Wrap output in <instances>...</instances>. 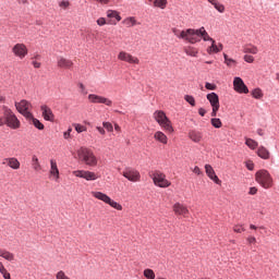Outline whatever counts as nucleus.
<instances>
[{"label":"nucleus","mask_w":279,"mask_h":279,"mask_svg":"<svg viewBox=\"0 0 279 279\" xmlns=\"http://www.w3.org/2000/svg\"><path fill=\"white\" fill-rule=\"evenodd\" d=\"M71 7V2L69 0H62L59 2V8H62V10H69Z\"/></svg>","instance_id":"obj_40"},{"label":"nucleus","mask_w":279,"mask_h":279,"mask_svg":"<svg viewBox=\"0 0 279 279\" xmlns=\"http://www.w3.org/2000/svg\"><path fill=\"white\" fill-rule=\"evenodd\" d=\"M78 88L81 89V93H82L83 95H88V92H86V86H84L83 83H80V84H78Z\"/></svg>","instance_id":"obj_52"},{"label":"nucleus","mask_w":279,"mask_h":279,"mask_svg":"<svg viewBox=\"0 0 279 279\" xmlns=\"http://www.w3.org/2000/svg\"><path fill=\"white\" fill-rule=\"evenodd\" d=\"M184 51H185L186 56H191L192 58H197V54L199 53L197 48L191 47V46L185 47Z\"/></svg>","instance_id":"obj_27"},{"label":"nucleus","mask_w":279,"mask_h":279,"mask_svg":"<svg viewBox=\"0 0 279 279\" xmlns=\"http://www.w3.org/2000/svg\"><path fill=\"white\" fill-rule=\"evenodd\" d=\"M207 100L209 101L213 111H211V117H217V112H219V95H217L216 93H210L207 94Z\"/></svg>","instance_id":"obj_12"},{"label":"nucleus","mask_w":279,"mask_h":279,"mask_svg":"<svg viewBox=\"0 0 279 279\" xmlns=\"http://www.w3.org/2000/svg\"><path fill=\"white\" fill-rule=\"evenodd\" d=\"M211 125H213L214 128L219 129V128H221V126L223 125V123H221V119H219V118H214V119H211Z\"/></svg>","instance_id":"obj_38"},{"label":"nucleus","mask_w":279,"mask_h":279,"mask_svg":"<svg viewBox=\"0 0 279 279\" xmlns=\"http://www.w3.org/2000/svg\"><path fill=\"white\" fill-rule=\"evenodd\" d=\"M255 180L260 184V186H263V189H271L274 186V179L267 170L257 171L255 174Z\"/></svg>","instance_id":"obj_5"},{"label":"nucleus","mask_w":279,"mask_h":279,"mask_svg":"<svg viewBox=\"0 0 279 279\" xmlns=\"http://www.w3.org/2000/svg\"><path fill=\"white\" fill-rule=\"evenodd\" d=\"M96 3H100V5H108L112 0H94Z\"/></svg>","instance_id":"obj_53"},{"label":"nucleus","mask_w":279,"mask_h":279,"mask_svg":"<svg viewBox=\"0 0 279 279\" xmlns=\"http://www.w3.org/2000/svg\"><path fill=\"white\" fill-rule=\"evenodd\" d=\"M102 128H105V130H107V132H113L114 131V126H112V123H110V122H104Z\"/></svg>","instance_id":"obj_44"},{"label":"nucleus","mask_w":279,"mask_h":279,"mask_svg":"<svg viewBox=\"0 0 279 279\" xmlns=\"http://www.w3.org/2000/svg\"><path fill=\"white\" fill-rule=\"evenodd\" d=\"M27 121H32L33 125L37 128V130H45V124H43L38 119L34 118H26Z\"/></svg>","instance_id":"obj_30"},{"label":"nucleus","mask_w":279,"mask_h":279,"mask_svg":"<svg viewBox=\"0 0 279 279\" xmlns=\"http://www.w3.org/2000/svg\"><path fill=\"white\" fill-rule=\"evenodd\" d=\"M0 256L4 258V260H9L10 263L14 260V253H11L10 251H5L3 248H0Z\"/></svg>","instance_id":"obj_25"},{"label":"nucleus","mask_w":279,"mask_h":279,"mask_svg":"<svg viewBox=\"0 0 279 279\" xmlns=\"http://www.w3.org/2000/svg\"><path fill=\"white\" fill-rule=\"evenodd\" d=\"M118 60L128 62V64H141L138 57H134L132 53L123 50L118 53Z\"/></svg>","instance_id":"obj_11"},{"label":"nucleus","mask_w":279,"mask_h":279,"mask_svg":"<svg viewBox=\"0 0 279 279\" xmlns=\"http://www.w3.org/2000/svg\"><path fill=\"white\" fill-rule=\"evenodd\" d=\"M15 108L20 114H23L25 119H34V114L29 112V109L32 108V102L23 99L20 102H15Z\"/></svg>","instance_id":"obj_9"},{"label":"nucleus","mask_w":279,"mask_h":279,"mask_svg":"<svg viewBox=\"0 0 279 279\" xmlns=\"http://www.w3.org/2000/svg\"><path fill=\"white\" fill-rule=\"evenodd\" d=\"M107 16L108 19H116V21H121V15H119V12L113 11V10H108L107 11Z\"/></svg>","instance_id":"obj_31"},{"label":"nucleus","mask_w":279,"mask_h":279,"mask_svg":"<svg viewBox=\"0 0 279 279\" xmlns=\"http://www.w3.org/2000/svg\"><path fill=\"white\" fill-rule=\"evenodd\" d=\"M233 89L235 93L247 95L250 93V89L247 88V85H245V82H243V78L235 76L233 78Z\"/></svg>","instance_id":"obj_14"},{"label":"nucleus","mask_w":279,"mask_h":279,"mask_svg":"<svg viewBox=\"0 0 279 279\" xmlns=\"http://www.w3.org/2000/svg\"><path fill=\"white\" fill-rule=\"evenodd\" d=\"M56 279H71V277L66 276V272H64L63 270H59L56 274Z\"/></svg>","instance_id":"obj_41"},{"label":"nucleus","mask_w":279,"mask_h":279,"mask_svg":"<svg viewBox=\"0 0 279 279\" xmlns=\"http://www.w3.org/2000/svg\"><path fill=\"white\" fill-rule=\"evenodd\" d=\"M92 195L95 197V199H99V202H104V204H108V206H111V208H114V210H123V206L117 203V201L111 199V197L108 196L106 193L92 192Z\"/></svg>","instance_id":"obj_7"},{"label":"nucleus","mask_w":279,"mask_h":279,"mask_svg":"<svg viewBox=\"0 0 279 279\" xmlns=\"http://www.w3.org/2000/svg\"><path fill=\"white\" fill-rule=\"evenodd\" d=\"M153 4L155 8H160V10H165L167 8V0H155Z\"/></svg>","instance_id":"obj_34"},{"label":"nucleus","mask_w":279,"mask_h":279,"mask_svg":"<svg viewBox=\"0 0 279 279\" xmlns=\"http://www.w3.org/2000/svg\"><path fill=\"white\" fill-rule=\"evenodd\" d=\"M245 165L248 171H254V162L252 160L246 161Z\"/></svg>","instance_id":"obj_51"},{"label":"nucleus","mask_w":279,"mask_h":279,"mask_svg":"<svg viewBox=\"0 0 279 279\" xmlns=\"http://www.w3.org/2000/svg\"><path fill=\"white\" fill-rule=\"evenodd\" d=\"M34 69H40L41 64L38 61H33Z\"/></svg>","instance_id":"obj_59"},{"label":"nucleus","mask_w":279,"mask_h":279,"mask_svg":"<svg viewBox=\"0 0 279 279\" xmlns=\"http://www.w3.org/2000/svg\"><path fill=\"white\" fill-rule=\"evenodd\" d=\"M205 173L208 175L209 179L215 182V184H221V180H219V177H217V173H215V169L210 165H205Z\"/></svg>","instance_id":"obj_19"},{"label":"nucleus","mask_w":279,"mask_h":279,"mask_svg":"<svg viewBox=\"0 0 279 279\" xmlns=\"http://www.w3.org/2000/svg\"><path fill=\"white\" fill-rule=\"evenodd\" d=\"M11 51L15 58H19V60H24L29 53V49H27V46L23 43L15 44L11 48Z\"/></svg>","instance_id":"obj_10"},{"label":"nucleus","mask_w":279,"mask_h":279,"mask_svg":"<svg viewBox=\"0 0 279 279\" xmlns=\"http://www.w3.org/2000/svg\"><path fill=\"white\" fill-rule=\"evenodd\" d=\"M189 138H191L193 143H199L203 138L202 132L195 130L190 131Z\"/></svg>","instance_id":"obj_23"},{"label":"nucleus","mask_w":279,"mask_h":279,"mask_svg":"<svg viewBox=\"0 0 279 279\" xmlns=\"http://www.w3.org/2000/svg\"><path fill=\"white\" fill-rule=\"evenodd\" d=\"M75 130L78 134H82V132H86L87 129L82 124H75Z\"/></svg>","instance_id":"obj_46"},{"label":"nucleus","mask_w":279,"mask_h":279,"mask_svg":"<svg viewBox=\"0 0 279 279\" xmlns=\"http://www.w3.org/2000/svg\"><path fill=\"white\" fill-rule=\"evenodd\" d=\"M155 141H158V143H161L162 145H167L169 143V137H167L162 131H157L154 134Z\"/></svg>","instance_id":"obj_22"},{"label":"nucleus","mask_w":279,"mask_h":279,"mask_svg":"<svg viewBox=\"0 0 279 279\" xmlns=\"http://www.w3.org/2000/svg\"><path fill=\"white\" fill-rule=\"evenodd\" d=\"M98 178L99 177H97V174L95 172H90L88 170H85L83 180H87V182H90V181L97 180Z\"/></svg>","instance_id":"obj_29"},{"label":"nucleus","mask_w":279,"mask_h":279,"mask_svg":"<svg viewBox=\"0 0 279 279\" xmlns=\"http://www.w3.org/2000/svg\"><path fill=\"white\" fill-rule=\"evenodd\" d=\"M243 53H252L253 56H256L258 53V47L248 44L243 47Z\"/></svg>","instance_id":"obj_24"},{"label":"nucleus","mask_w":279,"mask_h":279,"mask_svg":"<svg viewBox=\"0 0 279 279\" xmlns=\"http://www.w3.org/2000/svg\"><path fill=\"white\" fill-rule=\"evenodd\" d=\"M41 110V117L45 119V121H50V123H53L56 121V116L53 114V110L49 108L47 105H43L40 107Z\"/></svg>","instance_id":"obj_17"},{"label":"nucleus","mask_w":279,"mask_h":279,"mask_svg":"<svg viewBox=\"0 0 279 279\" xmlns=\"http://www.w3.org/2000/svg\"><path fill=\"white\" fill-rule=\"evenodd\" d=\"M204 33L205 35L198 34L197 38L198 43H202V38L205 43H211V46L207 49V53H219V51L223 50V45L219 44V46H217L215 39H213L210 35H208V32H206V28H204Z\"/></svg>","instance_id":"obj_6"},{"label":"nucleus","mask_w":279,"mask_h":279,"mask_svg":"<svg viewBox=\"0 0 279 279\" xmlns=\"http://www.w3.org/2000/svg\"><path fill=\"white\" fill-rule=\"evenodd\" d=\"M32 167H33L34 171L43 170V166H40V161L38 160V157L36 155H34L32 157Z\"/></svg>","instance_id":"obj_28"},{"label":"nucleus","mask_w":279,"mask_h":279,"mask_svg":"<svg viewBox=\"0 0 279 279\" xmlns=\"http://www.w3.org/2000/svg\"><path fill=\"white\" fill-rule=\"evenodd\" d=\"M198 114H199L201 117H206V109L199 108V109H198Z\"/></svg>","instance_id":"obj_58"},{"label":"nucleus","mask_w":279,"mask_h":279,"mask_svg":"<svg viewBox=\"0 0 279 279\" xmlns=\"http://www.w3.org/2000/svg\"><path fill=\"white\" fill-rule=\"evenodd\" d=\"M233 232H236V234H241L242 232H245V228H243L242 225H235L233 226Z\"/></svg>","instance_id":"obj_42"},{"label":"nucleus","mask_w":279,"mask_h":279,"mask_svg":"<svg viewBox=\"0 0 279 279\" xmlns=\"http://www.w3.org/2000/svg\"><path fill=\"white\" fill-rule=\"evenodd\" d=\"M96 130L101 134L102 136H106V130L101 126H97Z\"/></svg>","instance_id":"obj_56"},{"label":"nucleus","mask_w":279,"mask_h":279,"mask_svg":"<svg viewBox=\"0 0 279 279\" xmlns=\"http://www.w3.org/2000/svg\"><path fill=\"white\" fill-rule=\"evenodd\" d=\"M172 210H173L174 215H178L180 217H189V215L191 214L189 211V207H186V205H184L182 203H175L172 206Z\"/></svg>","instance_id":"obj_16"},{"label":"nucleus","mask_w":279,"mask_h":279,"mask_svg":"<svg viewBox=\"0 0 279 279\" xmlns=\"http://www.w3.org/2000/svg\"><path fill=\"white\" fill-rule=\"evenodd\" d=\"M155 121H157L158 125L165 130V132H169L173 134V125L171 124V120L168 119L167 113L162 110H157L153 114Z\"/></svg>","instance_id":"obj_4"},{"label":"nucleus","mask_w":279,"mask_h":279,"mask_svg":"<svg viewBox=\"0 0 279 279\" xmlns=\"http://www.w3.org/2000/svg\"><path fill=\"white\" fill-rule=\"evenodd\" d=\"M144 277L147 279H156V272L151 268L144 269Z\"/></svg>","instance_id":"obj_35"},{"label":"nucleus","mask_w":279,"mask_h":279,"mask_svg":"<svg viewBox=\"0 0 279 279\" xmlns=\"http://www.w3.org/2000/svg\"><path fill=\"white\" fill-rule=\"evenodd\" d=\"M214 8H215L218 12H220L221 14H223V12H226V7H223V4H221V3H219V2L215 3V4H214Z\"/></svg>","instance_id":"obj_43"},{"label":"nucleus","mask_w":279,"mask_h":279,"mask_svg":"<svg viewBox=\"0 0 279 279\" xmlns=\"http://www.w3.org/2000/svg\"><path fill=\"white\" fill-rule=\"evenodd\" d=\"M245 145L250 147V149H256L258 147V142L252 140V138H246Z\"/></svg>","instance_id":"obj_37"},{"label":"nucleus","mask_w":279,"mask_h":279,"mask_svg":"<svg viewBox=\"0 0 279 279\" xmlns=\"http://www.w3.org/2000/svg\"><path fill=\"white\" fill-rule=\"evenodd\" d=\"M246 241H247V243H248L250 245H252V244L256 243V238H254V236H248V238L246 239Z\"/></svg>","instance_id":"obj_55"},{"label":"nucleus","mask_w":279,"mask_h":279,"mask_svg":"<svg viewBox=\"0 0 279 279\" xmlns=\"http://www.w3.org/2000/svg\"><path fill=\"white\" fill-rule=\"evenodd\" d=\"M223 58H225V64H227V66L232 68L236 65V60L229 58L228 54L223 53Z\"/></svg>","instance_id":"obj_32"},{"label":"nucleus","mask_w":279,"mask_h":279,"mask_svg":"<svg viewBox=\"0 0 279 279\" xmlns=\"http://www.w3.org/2000/svg\"><path fill=\"white\" fill-rule=\"evenodd\" d=\"M72 173H73V175H75V178H83L84 179L85 170H74Z\"/></svg>","instance_id":"obj_47"},{"label":"nucleus","mask_w":279,"mask_h":279,"mask_svg":"<svg viewBox=\"0 0 279 279\" xmlns=\"http://www.w3.org/2000/svg\"><path fill=\"white\" fill-rule=\"evenodd\" d=\"M257 155L259 158H263L264 160H269V150L265 148V146H260L257 150Z\"/></svg>","instance_id":"obj_26"},{"label":"nucleus","mask_w":279,"mask_h":279,"mask_svg":"<svg viewBox=\"0 0 279 279\" xmlns=\"http://www.w3.org/2000/svg\"><path fill=\"white\" fill-rule=\"evenodd\" d=\"M263 89L262 88H255L252 90V97H254V99H263Z\"/></svg>","instance_id":"obj_33"},{"label":"nucleus","mask_w":279,"mask_h":279,"mask_svg":"<svg viewBox=\"0 0 279 279\" xmlns=\"http://www.w3.org/2000/svg\"><path fill=\"white\" fill-rule=\"evenodd\" d=\"M17 3L22 4V5H27V3H29L28 0H16Z\"/></svg>","instance_id":"obj_60"},{"label":"nucleus","mask_w":279,"mask_h":279,"mask_svg":"<svg viewBox=\"0 0 279 279\" xmlns=\"http://www.w3.org/2000/svg\"><path fill=\"white\" fill-rule=\"evenodd\" d=\"M97 25H99V27H104V25H108V22L106 21V17H99L96 21Z\"/></svg>","instance_id":"obj_48"},{"label":"nucleus","mask_w":279,"mask_h":279,"mask_svg":"<svg viewBox=\"0 0 279 279\" xmlns=\"http://www.w3.org/2000/svg\"><path fill=\"white\" fill-rule=\"evenodd\" d=\"M77 158L84 165H87V167H97V157L95 156V153L90 150V148L87 147H81L77 151Z\"/></svg>","instance_id":"obj_3"},{"label":"nucleus","mask_w":279,"mask_h":279,"mask_svg":"<svg viewBox=\"0 0 279 279\" xmlns=\"http://www.w3.org/2000/svg\"><path fill=\"white\" fill-rule=\"evenodd\" d=\"M257 134H258L259 136H263L265 133L263 132V129H258V130H257Z\"/></svg>","instance_id":"obj_63"},{"label":"nucleus","mask_w":279,"mask_h":279,"mask_svg":"<svg viewBox=\"0 0 279 279\" xmlns=\"http://www.w3.org/2000/svg\"><path fill=\"white\" fill-rule=\"evenodd\" d=\"M7 125L11 130H19L21 128V121L14 114V111L8 107H3V117H0V128Z\"/></svg>","instance_id":"obj_2"},{"label":"nucleus","mask_w":279,"mask_h":279,"mask_svg":"<svg viewBox=\"0 0 279 279\" xmlns=\"http://www.w3.org/2000/svg\"><path fill=\"white\" fill-rule=\"evenodd\" d=\"M192 171H193V173H195L196 175H202V169H199V167H197V166H195Z\"/></svg>","instance_id":"obj_54"},{"label":"nucleus","mask_w":279,"mask_h":279,"mask_svg":"<svg viewBox=\"0 0 279 279\" xmlns=\"http://www.w3.org/2000/svg\"><path fill=\"white\" fill-rule=\"evenodd\" d=\"M114 130L116 132H121V126H119V124H114Z\"/></svg>","instance_id":"obj_62"},{"label":"nucleus","mask_w":279,"mask_h":279,"mask_svg":"<svg viewBox=\"0 0 279 279\" xmlns=\"http://www.w3.org/2000/svg\"><path fill=\"white\" fill-rule=\"evenodd\" d=\"M4 162H7L8 167L10 169H14L15 171L21 169V161L16 157H9L4 159Z\"/></svg>","instance_id":"obj_21"},{"label":"nucleus","mask_w":279,"mask_h":279,"mask_svg":"<svg viewBox=\"0 0 279 279\" xmlns=\"http://www.w3.org/2000/svg\"><path fill=\"white\" fill-rule=\"evenodd\" d=\"M184 99L187 104H190V106H192L193 108H195V97L191 96V95H185Z\"/></svg>","instance_id":"obj_39"},{"label":"nucleus","mask_w":279,"mask_h":279,"mask_svg":"<svg viewBox=\"0 0 279 279\" xmlns=\"http://www.w3.org/2000/svg\"><path fill=\"white\" fill-rule=\"evenodd\" d=\"M205 88H207V90H217V85L213 83H206Z\"/></svg>","instance_id":"obj_50"},{"label":"nucleus","mask_w":279,"mask_h":279,"mask_svg":"<svg viewBox=\"0 0 279 279\" xmlns=\"http://www.w3.org/2000/svg\"><path fill=\"white\" fill-rule=\"evenodd\" d=\"M71 129H69L68 130V132H65L64 134H63V136H64V138H69L70 136H71Z\"/></svg>","instance_id":"obj_61"},{"label":"nucleus","mask_w":279,"mask_h":279,"mask_svg":"<svg viewBox=\"0 0 279 279\" xmlns=\"http://www.w3.org/2000/svg\"><path fill=\"white\" fill-rule=\"evenodd\" d=\"M172 34H174L177 38H180L181 40H185V43H190V45H195L199 43V38L197 37L198 34L206 36V33L204 32V26H202L198 29L187 28L185 31H180L177 27H173Z\"/></svg>","instance_id":"obj_1"},{"label":"nucleus","mask_w":279,"mask_h":279,"mask_svg":"<svg viewBox=\"0 0 279 279\" xmlns=\"http://www.w3.org/2000/svg\"><path fill=\"white\" fill-rule=\"evenodd\" d=\"M87 99L89 104H105V106H112V100L96 94H89Z\"/></svg>","instance_id":"obj_15"},{"label":"nucleus","mask_w":279,"mask_h":279,"mask_svg":"<svg viewBox=\"0 0 279 279\" xmlns=\"http://www.w3.org/2000/svg\"><path fill=\"white\" fill-rule=\"evenodd\" d=\"M50 177L53 178L56 182L60 180V169H58V162L56 159L50 160Z\"/></svg>","instance_id":"obj_18"},{"label":"nucleus","mask_w":279,"mask_h":279,"mask_svg":"<svg viewBox=\"0 0 279 279\" xmlns=\"http://www.w3.org/2000/svg\"><path fill=\"white\" fill-rule=\"evenodd\" d=\"M123 178H126L130 182H141V172L136 169L126 168L122 172Z\"/></svg>","instance_id":"obj_13"},{"label":"nucleus","mask_w":279,"mask_h":279,"mask_svg":"<svg viewBox=\"0 0 279 279\" xmlns=\"http://www.w3.org/2000/svg\"><path fill=\"white\" fill-rule=\"evenodd\" d=\"M1 276L4 278V279H12V276L10 275V272L8 271L7 268H4L3 270L0 271Z\"/></svg>","instance_id":"obj_45"},{"label":"nucleus","mask_w":279,"mask_h":279,"mask_svg":"<svg viewBox=\"0 0 279 279\" xmlns=\"http://www.w3.org/2000/svg\"><path fill=\"white\" fill-rule=\"evenodd\" d=\"M243 60H244L245 62H247L248 64L254 63V57H253V56H250V54H245V56L243 57Z\"/></svg>","instance_id":"obj_49"},{"label":"nucleus","mask_w":279,"mask_h":279,"mask_svg":"<svg viewBox=\"0 0 279 279\" xmlns=\"http://www.w3.org/2000/svg\"><path fill=\"white\" fill-rule=\"evenodd\" d=\"M124 25L128 26V27H134V25H136V17H126L124 21H123Z\"/></svg>","instance_id":"obj_36"},{"label":"nucleus","mask_w":279,"mask_h":279,"mask_svg":"<svg viewBox=\"0 0 279 279\" xmlns=\"http://www.w3.org/2000/svg\"><path fill=\"white\" fill-rule=\"evenodd\" d=\"M257 193H258V189H256V187L250 189V192H248L250 195H256Z\"/></svg>","instance_id":"obj_57"},{"label":"nucleus","mask_w":279,"mask_h":279,"mask_svg":"<svg viewBox=\"0 0 279 279\" xmlns=\"http://www.w3.org/2000/svg\"><path fill=\"white\" fill-rule=\"evenodd\" d=\"M150 178H153L155 186H159V189H169L171 186V182L167 180V174L159 170H155Z\"/></svg>","instance_id":"obj_8"},{"label":"nucleus","mask_w":279,"mask_h":279,"mask_svg":"<svg viewBox=\"0 0 279 279\" xmlns=\"http://www.w3.org/2000/svg\"><path fill=\"white\" fill-rule=\"evenodd\" d=\"M57 65L59 69H72L73 68V61L64 58V57H58L57 59Z\"/></svg>","instance_id":"obj_20"},{"label":"nucleus","mask_w":279,"mask_h":279,"mask_svg":"<svg viewBox=\"0 0 279 279\" xmlns=\"http://www.w3.org/2000/svg\"><path fill=\"white\" fill-rule=\"evenodd\" d=\"M209 3H211V5H215V3H217V0H208Z\"/></svg>","instance_id":"obj_64"}]
</instances>
